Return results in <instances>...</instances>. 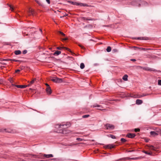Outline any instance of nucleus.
Wrapping results in <instances>:
<instances>
[{
  "label": "nucleus",
  "mask_w": 161,
  "mask_h": 161,
  "mask_svg": "<svg viewBox=\"0 0 161 161\" xmlns=\"http://www.w3.org/2000/svg\"><path fill=\"white\" fill-rule=\"evenodd\" d=\"M111 47L110 46H108L107 47L106 50L107 52H109L111 51Z\"/></svg>",
  "instance_id": "nucleus-27"
},
{
  "label": "nucleus",
  "mask_w": 161,
  "mask_h": 161,
  "mask_svg": "<svg viewBox=\"0 0 161 161\" xmlns=\"http://www.w3.org/2000/svg\"><path fill=\"white\" fill-rule=\"evenodd\" d=\"M130 60H131V61H134V62L136 61V60L135 59H131Z\"/></svg>",
  "instance_id": "nucleus-46"
},
{
  "label": "nucleus",
  "mask_w": 161,
  "mask_h": 161,
  "mask_svg": "<svg viewBox=\"0 0 161 161\" xmlns=\"http://www.w3.org/2000/svg\"><path fill=\"white\" fill-rule=\"evenodd\" d=\"M27 53V51L26 50H24L23 52V53L24 54H25L26 53Z\"/></svg>",
  "instance_id": "nucleus-43"
},
{
  "label": "nucleus",
  "mask_w": 161,
  "mask_h": 161,
  "mask_svg": "<svg viewBox=\"0 0 161 161\" xmlns=\"http://www.w3.org/2000/svg\"><path fill=\"white\" fill-rule=\"evenodd\" d=\"M93 107H101L102 108V107H101V106L99 105L98 104H95L93 106Z\"/></svg>",
  "instance_id": "nucleus-30"
},
{
  "label": "nucleus",
  "mask_w": 161,
  "mask_h": 161,
  "mask_svg": "<svg viewBox=\"0 0 161 161\" xmlns=\"http://www.w3.org/2000/svg\"><path fill=\"white\" fill-rule=\"evenodd\" d=\"M40 31H41V32H42V30L41 29H40Z\"/></svg>",
  "instance_id": "nucleus-57"
},
{
  "label": "nucleus",
  "mask_w": 161,
  "mask_h": 161,
  "mask_svg": "<svg viewBox=\"0 0 161 161\" xmlns=\"http://www.w3.org/2000/svg\"><path fill=\"white\" fill-rule=\"evenodd\" d=\"M35 1L38 4H39V5L40 6H43V4L41 3V2H40L38 1V0H35Z\"/></svg>",
  "instance_id": "nucleus-25"
},
{
  "label": "nucleus",
  "mask_w": 161,
  "mask_h": 161,
  "mask_svg": "<svg viewBox=\"0 0 161 161\" xmlns=\"http://www.w3.org/2000/svg\"><path fill=\"white\" fill-rule=\"evenodd\" d=\"M89 116V115L88 114H86L82 116V118H86L88 117Z\"/></svg>",
  "instance_id": "nucleus-31"
},
{
  "label": "nucleus",
  "mask_w": 161,
  "mask_h": 161,
  "mask_svg": "<svg viewBox=\"0 0 161 161\" xmlns=\"http://www.w3.org/2000/svg\"><path fill=\"white\" fill-rule=\"evenodd\" d=\"M0 132H11V131L9 130L8 129H3L0 130Z\"/></svg>",
  "instance_id": "nucleus-18"
},
{
  "label": "nucleus",
  "mask_w": 161,
  "mask_h": 161,
  "mask_svg": "<svg viewBox=\"0 0 161 161\" xmlns=\"http://www.w3.org/2000/svg\"><path fill=\"white\" fill-rule=\"evenodd\" d=\"M110 137H111L112 139H115L116 138V137L114 136L113 135H112V134L110 135Z\"/></svg>",
  "instance_id": "nucleus-32"
},
{
  "label": "nucleus",
  "mask_w": 161,
  "mask_h": 161,
  "mask_svg": "<svg viewBox=\"0 0 161 161\" xmlns=\"http://www.w3.org/2000/svg\"><path fill=\"white\" fill-rule=\"evenodd\" d=\"M128 77V76L127 75H125L123 77V79L124 80L126 81L127 80Z\"/></svg>",
  "instance_id": "nucleus-24"
},
{
  "label": "nucleus",
  "mask_w": 161,
  "mask_h": 161,
  "mask_svg": "<svg viewBox=\"0 0 161 161\" xmlns=\"http://www.w3.org/2000/svg\"><path fill=\"white\" fill-rule=\"evenodd\" d=\"M78 46L82 49H85L84 47L80 44H79Z\"/></svg>",
  "instance_id": "nucleus-34"
},
{
  "label": "nucleus",
  "mask_w": 161,
  "mask_h": 161,
  "mask_svg": "<svg viewBox=\"0 0 161 161\" xmlns=\"http://www.w3.org/2000/svg\"><path fill=\"white\" fill-rule=\"evenodd\" d=\"M146 141L147 142H148V140H146Z\"/></svg>",
  "instance_id": "nucleus-56"
},
{
  "label": "nucleus",
  "mask_w": 161,
  "mask_h": 161,
  "mask_svg": "<svg viewBox=\"0 0 161 161\" xmlns=\"http://www.w3.org/2000/svg\"><path fill=\"white\" fill-rule=\"evenodd\" d=\"M63 17V16H61V17H60V18H62V17Z\"/></svg>",
  "instance_id": "nucleus-59"
},
{
  "label": "nucleus",
  "mask_w": 161,
  "mask_h": 161,
  "mask_svg": "<svg viewBox=\"0 0 161 161\" xmlns=\"http://www.w3.org/2000/svg\"><path fill=\"white\" fill-rule=\"evenodd\" d=\"M51 80L52 81L57 83H61L63 82L62 79L58 78L56 77H52L51 78Z\"/></svg>",
  "instance_id": "nucleus-2"
},
{
  "label": "nucleus",
  "mask_w": 161,
  "mask_h": 161,
  "mask_svg": "<svg viewBox=\"0 0 161 161\" xmlns=\"http://www.w3.org/2000/svg\"><path fill=\"white\" fill-rule=\"evenodd\" d=\"M138 67H139V68H142V69H143V67H142L141 66H138Z\"/></svg>",
  "instance_id": "nucleus-49"
},
{
  "label": "nucleus",
  "mask_w": 161,
  "mask_h": 161,
  "mask_svg": "<svg viewBox=\"0 0 161 161\" xmlns=\"http://www.w3.org/2000/svg\"><path fill=\"white\" fill-rule=\"evenodd\" d=\"M9 7H10V8L11 10V11H13L14 8L12 7V6L11 5H9Z\"/></svg>",
  "instance_id": "nucleus-37"
},
{
  "label": "nucleus",
  "mask_w": 161,
  "mask_h": 161,
  "mask_svg": "<svg viewBox=\"0 0 161 161\" xmlns=\"http://www.w3.org/2000/svg\"><path fill=\"white\" fill-rule=\"evenodd\" d=\"M43 156L46 158H50L53 157V155L52 154L43 155Z\"/></svg>",
  "instance_id": "nucleus-13"
},
{
  "label": "nucleus",
  "mask_w": 161,
  "mask_h": 161,
  "mask_svg": "<svg viewBox=\"0 0 161 161\" xmlns=\"http://www.w3.org/2000/svg\"><path fill=\"white\" fill-rule=\"evenodd\" d=\"M143 152L145 153V154H147L148 155H152V153L151 152H148L147 151H143Z\"/></svg>",
  "instance_id": "nucleus-26"
},
{
  "label": "nucleus",
  "mask_w": 161,
  "mask_h": 161,
  "mask_svg": "<svg viewBox=\"0 0 161 161\" xmlns=\"http://www.w3.org/2000/svg\"><path fill=\"white\" fill-rule=\"evenodd\" d=\"M79 5L84 7H90L91 6L88 5L86 3H79Z\"/></svg>",
  "instance_id": "nucleus-19"
},
{
  "label": "nucleus",
  "mask_w": 161,
  "mask_h": 161,
  "mask_svg": "<svg viewBox=\"0 0 161 161\" xmlns=\"http://www.w3.org/2000/svg\"><path fill=\"white\" fill-rule=\"evenodd\" d=\"M133 97L135 98H139L142 97V95L137 94H136V95H134Z\"/></svg>",
  "instance_id": "nucleus-21"
},
{
  "label": "nucleus",
  "mask_w": 161,
  "mask_h": 161,
  "mask_svg": "<svg viewBox=\"0 0 161 161\" xmlns=\"http://www.w3.org/2000/svg\"><path fill=\"white\" fill-rule=\"evenodd\" d=\"M142 101L140 99H137L136 101V104L138 105L141 104L142 103Z\"/></svg>",
  "instance_id": "nucleus-20"
},
{
  "label": "nucleus",
  "mask_w": 161,
  "mask_h": 161,
  "mask_svg": "<svg viewBox=\"0 0 161 161\" xmlns=\"http://www.w3.org/2000/svg\"><path fill=\"white\" fill-rule=\"evenodd\" d=\"M15 86L18 88H25L26 87L28 86H27V85H17Z\"/></svg>",
  "instance_id": "nucleus-12"
},
{
  "label": "nucleus",
  "mask_w": 161,
  "mask_h": 161,
  "mask_svg": "<svg viewBox=\"0 0 161 161\" xmlns=\"http://www.w3.org/2000/svg\"><path fill=\"white\" fill-rule=\"evenodd\" d=\"M142 95V97L146 96L147 95V94H145V95L143 94V95Z\"/></svg>",
  "instance_id": "nucleus-50"
},
{
  "label": "nucleus",
  "mask_w": 161,
  "mask_h": 161,
  "mask_svg": "<svg viewBox=\"0 0 161 161\" xmlns=\"http://www.w3.org/2000/svg\"><path fill=\"white\" fill-rule=\"evenodd\" d=\"M52 159V160H55V158H53Z\"/></svg>",
  "instance_id": "nucleus-60"
},
{
  "label": "nucleus",
  "mask_w": 161,
  "mask_h": 161,
  "mask_svg": "<svg viewBox=\"0 0 161 161\" xmlns=\"http://www.w3.org/2000/svg\"><path fill=\"white\" fill-rule=\"evenodd\" d=\"M12 85L13 86H16L17 85H14L13 84H12Z\"/></svg>",
  "instance_id": "nucleus-52"
},
{
  "label": "nucleus",
  "mask_w": 161,
  "mask_h": 161,
  "mask_svg": "<svg viewBox=\"0 0 161 161\" xmlns=\"http://www.w3.org/2000/svg\"><path fill=\"white\" fill-rule=\"evenodd\" d=\"M134 47V48H137V47Z\"/></svg>",
  "instance_id": "nucleus-58"
},
{
  "label": "nucleus",
  "mask_w": 161,
  "mask_h": 161,
  "mask_svg": "<svg viewBox=\"0 0 161 161\" xmlns=\"http://www.w3.org/2000/svg\"><path fill=\"white\" fill-rule=\"evenodd\" d=\"M139 48L141 49L142 50H148L150 49H146V48Z\"/></svg>",
  "instance_id": "nucleus-38"
},
{
  "label": "nucleus",
  "mask_w": 161,
  "mask_h": 161,
  "mask_svg": "<svg viewBox=\"0 0 161 161\" xmlns=\"http://www.w3.org/2000/svg\"><path fill=\"white\" fill-rule=\"evenodd\" d=\"M99 109V110H105V109Z\"/></svg>",
  "instance_id": "nucleus-54"
},
{
  "label": "nucleus",
  "mask_w": 161,
  "mask_h": 161,
  "mask_svg": "<svg viewBox=\"0 0 161 161\" xmlns=\"http://www.w3.org/2000/svg\"><path fill=\"white\" fill-rule=\"evenodd\" d=\"M68 39V38H63L62 39L63 41H65L67 40Z\"/></svg>",
  "instance_id": "nucleus-45"
},
{
  "label": "nucleus",
  "mask_w": 161,
  "mask_h": 161,
  "mask_svg": "<svg viewBox=\"0 0 161 161\" xmlns=\"http://www.w3.org/2000/svg\"><path fill=\"white\" fill-rule=\"evenodd\" d=\"M134 130L135 132H139L140 130V129L139 128H136L134 129Z\"/></svg>",
  "instance_id": "nucleus-35"
},
{
  "label": "nucleus",
  "mask_w": 161,
  "mask_h": 161,
  "mask_svg": "<svg viewBox=\"0 0 161 161\" xmlns=\"http://www.w3.org/2000/svg\"><path fill=\"white\" fill-rule=\"evenodd\" d=\"M20 71V70L19 69H17V70H16L15 72L17 73V72H19Z\"/></svg>",
  "instance_id": "nucleus-47"
},
{
  "label": "nucleus",
  "mask_w": 161,
  "mask_h": 161,
  "mask_svg": "<svg viewBox=\"0 0 161 161\" xmlns=\"http://www.w3.org/2000/svg\"><path fill=\"white\" fill-rule=\"evenodd\" d=\"M61 52L60 51H56L53 53V55H58L61 54Z\"/></svg>",
  "instance_id": "nucleus-22"
},
{
  "label": "nucleus",
  "mask_w": 161,
  "mask_h": 161,
  "mask_svg": "<svg viewBox=\"0 0 161 161\" xmlns=\"http://www.w3.org/2000/svg\"><path fill=\"white\" fill-rule=\"evenodd\" d=\"M58 32L60 34H61L63 36H65V34H64L63 32L60 31H58Z\"/></svg>",
  "instance_id": "nucleus-33"
},
{
  "label": "nucleus",
  "mask_w": 161,
  "mask_h": 161,
  "mask_svg": "<svg viewBox=\"0 0 161 161\" xmlns=\"http://www.w3.org/2000/svg\"><path fill=\"white\" fill-rule=\"evenodd\" d=\"M138 159L137 158H130L129 157H126L123 158V159L124 160H129L130 159L132 160H135Z\"/></svg>",
  "instance_id": "nucleus-14"
},
{
  "label": "nucleus",
  "mask_w": 161,
  "mask_h": 161,
  "mask_svg": "<svg viewBox=\"0 0 161 161\" xmlns=\"http://www.w3.org/2000/svg\"><path fill=\"white\" fill-rule=\"evenodd\" d=\"M46 1L48 4H50V0H46Z\"/></svg>",
  "instance_id": "nucleus-44"
},
{
  "label": "nucleus",
  "mask_w": 161,
  "mask_h": 161,
  "mask_svg": "<svg viewBox=\"0 0 161 161\" xmlns=\"http://www.w3.org/2000/svg\"><path fill=\"white\" fill-rule=\"evenodd\" d=\"M83 19H86V20H92V19H86V18L85 17H83Z\"/></svg>",
  "instance_id": "nucleus-42"
},
{
  "label": "nucleus",
  "mask_w": 161,
  "mask_h": 161,
  "mask_svg": "<svg viewBox=\"0 0 161 161\" xmlns=\"http://www.w3.org/2000/svg\"><path fill=\"white\" fill-rule=\"evenodd\" d=\"M147 146L148 147V149L149 150H155V148L152 145H147Z\"/></svg>",
  "instance_id": "nucleus-16"
},
{
  "label": "nucleus",
  "mask_w": 161,
  "mask_h": 161,
  "mask_svg": "<svg viewBox=\"0 0 161 161\" xmlns=\"http://www.w3.org/2000/svg\"><path fill=\"white\" fill-rule=\"evenodd\" d=\"M85 67V65L83 63H81L80 64V68L83 69Z\"/></svg>",
  "instance_id": "nucleus-29"
},
{
  "label": "nucleus",
  "mask_w": 161,
  "mask_h": 161,
  "mask_svg": "<svg viewBox=\"0 0 161 161\" xmlns=\"http://www.w3.org/2000/svg\"><path fill=\"white\" fill-rule=\"evenodd\" d=\"M158 84L159 85H161V80H158Z\"/></svg>",
  "instance_id": "nucleus-39"
},
{
  "label": "nucleus",
  "mask_w": 161,
  "mask_h": 161,
  "mask_svg": "<svg viewBox=\"0 0 161 161\" xmlns=\"http://www.w3.org/2000/svg\"><path fill=\"white\" fill-rule=\"evenodd\" d=\"M115 146V145H114L113 144H109L105 146L104 147V148H105V149L108 148V149H111L112 148H114Z\"/></svg>",
  "instance_id": "nucleus-5"
},
{
  "label": "nucleus",
  "mask_w": 161,
  "mask_h": 161,
  "mask_svg": "<svg viewBox=\"0 0 161 161\" xmlns=\"http://www.w3.org/2000/svg\"><path fill=\"white\" fill-rule=\"evenodd\" d=\"M76 140L77 141H82L83 140L82 139L80 138H76Z\"/></svg>",
  "instance_id": "nucleus-41"
},
{
  "label": "nucleus",
  "mask_w": 161,
  "mask_h": 161,
  "mask_svg": "<svg viewBox=\"0 0 161 161\" xmlns=\"http://www.w3.org/2000/svg\"><path fill=\"white\" fill-rule=\"evenodd\" d=\"M69 123L66 124H57L55 125V127L58 129V132L63 134H66L70 132V131L68 130L67 128L70 126Z\"/></svg>",
  "instance_id": "nucleus-1"
},
{
  "label": "nucleus",
  "mask_w": 161,
  "mask_h": 161,
  "mask_svg": "<svg viewBox=\"0 0 161 161\" xmlns=\"http://www.w3.org/2000/svg\"><path fill=\"white\" fill-rule=\"evenodd\" d=\"M136 135L135 134L131 133H130L127 135L128 137L131 138H133Z\"/></svg>",
  "instance_id": "nucleus-9"
},
{
  "label": "nucleus",
  "mask_w": 161,
  "mask_h": 161,
  "mask_svg": "<svg viewBox=\"0 0 161 161\" xmlns=\"http://www.w3.org/2000/svg\"><path fill=\"white\" fill-rule=\"evenodd\" d=\"M2 61H13L14 62H19L20 61L19 60H16V59H3L2 60Z\"/></svg>",
  "instance_id": "nucleus-15"
},
{
  "label": "nucleus",
  "mask_w": 161,
  "mask_h": 161,
  "mask_svg": "<svg viewBox=\"0 0 161 161\" xmlns=\"http://www.w3.org/2000/svg\"><path fill=\"white\" fill-rule=\"evenodd\" d=\"M68 2L73 5H79V3H77L75 2H73L70 1H68Z\"/></svg>",
  "instance_id": "nucleus-17"
},
{
  "label": "nucleus",
  "mask_w": 161,
  "mask_h": 161,
  "mask_svg": "<svg viewBox=\"0 0 161 161\" xmlns=\"http://www.w3.org/2000/svg\"><path fill=\"white\" fill-rule=\"evenodd\" d=\"M143 69L148 71H155V69L149 68L147 67H144L143 68Z\"/></svg>",
  "instance_id": "nucleus-11"
},
{
  "label": "nucleus",
  "mask_w": 161,
  "mask_h": 161,
  "mask_svg": "<svg viewBox=\"0 0 161 161\" xmlns=\"http://www.w3.org/2000/svg\"><path fill=\"white\" fill-rule=\"evenodd\" d=\"M121 141L122 142H125L126 141V140L124 138H121Z\"/></svg>",
  "instance_id": "nucleus-36"
},
{
  "label": "nucleus",
  "mask_w": 161,
  "mask_h": 161,
  "mask_svg": "<svg viewBox=\"0 0 161 161\" xmlns=\"http://www.w3.org/2000/svg\"><path fill=\"white\" fill-rule=\"evenodd\" d=\"M29 13L30 14H33V10L30 8L29 9L28 11Z\"/></svg>",
  "instance_id": "nucleus-28"
},
{
  "label": "nucleus",
  "mask_w": 161,
  "mask_h": 161,
  "mask_svg": "<svg viewBox=\"0 0 161 161\" xmlns=\"http://www.w3.org/2000/svg\"><path fill=\"white\" fill-rule=\"evenodd\" d=\"M15 54L17 55L21 53V52L20 50L15 51L14 52Z\"/></svg>",
  "instance_id": "nucleus-23"
},
{
  "label": "nucleus",
  "mask_w": 161,
  "mask_h": 161,
  "mask_svg": "<svg viewBox=\"0 0 161 161\" xmlns=\"http://www.w3.org/2000/svg\"><path fill=\"white\" fill-rule=\"evenodd\" d=\"M8 80L11 83H12L13 82V80L12 78L9 79Z\"/></svg>",
  "instance_id": "nucleus-40"
},
{
  "label": "nucleus",
  "mask_w": 161,
  "mask_h": 161,
  "mask_svg": "<svg viewBox=\"0 0 161 161\" xmlns=\"http://www.w3.org/2000/svg\"><path fill=\"white\" fill-rule=\"evenodd\" d=\"M36 80V79L35 78L33 79L30 82L28 81V82L29 83V84L27 85L28 86H30L31 85L34 84Z\"/></svg>",
  "instance_id": "nucleus-10"
},
{
  "label": "nucleus",
  "mask_w": 161,
  "mask_h": 161,
  "mask_svg": "<svg viewBox=\"0 0 161 161\" xmlns=\"http://www.w3.org/2000/svg\"><path fill=\"white\" fill-rule=\"evenodd\" d=\"M46 90L48 95H50L52 93V90L50 86H48V88H46Z\"/></svg>",
  "instance_id": "nucleus-6"
},
{
  "label": "nucleus",
  "mask_w": 161,
  "mask_h": 161,
  "mask_svg": "<svg viewBox=\"0 0 161 161\" xmlns=\"http://www.w3.org/2000/svg\"><path fill=\"white\" fill-rule=\"evenodd\" d=\"M134 151V150H130V151H128V152H132Z\"/></svg>",
  "instance_id": "nucleus-51"
},
{
  "label": "nucleus",
  "mask_w": 161,
  "mask_h": 161,
  "mask_svg": "<svg viewBox=\"0 0 161 161\" xmlns=\"http://www.w3.org/2000/svg\"><path fill=\"white\" fill-rule=\"evenodd\" d=\"M135 39H138V40H147L148 39V38L147 37H138V38H134Z\"/></svg>",
  "instance_id": "nucleus-7"
},
{
  "label": "nucleus",
  "mask_w": 161,
  "mask_h": 161,
  "mask_svg": "<svg viewBox=\"0 0 161 161\" xmlns=\"http://www.w3.org/2000/svg\"><path fill=\"white\" fill-rule=\"evenodd\" d=\"M45 85L47 86V88H48V86H49L47 84H46Z\"/></svg>",
  "instance_id": "nucleus-48"
},
{
  "label": "nucleus",
  "mask_w": 161,
  "mask_h": 161,
  "mask_svg": "<svg viewBox=\"0 0 161 161\" xmlns=\"http://www.w3.org/2000/svg\"><path fill=\"white\" fill-rule=\"evenodd\" d=\"M156 130V131H151L150 132V134L153 136H155L158 135V133L161 134V130L158 128Z\"/></svg>",
  "instance_id": "nucleus-3"
},
{
  "label": "nucleus",
  "mask_w": 161,
  "mask_h": 161,
  "mask_svg": "<svg viewBox=\"0 0 161 161\" xmlns=\"http://www.w3.org/2000/svg\"><path fill=\"white\" fill-rule=\"evenodd\" d=\"M68 15L67 14H65V15H64V16H63V17H65V16H68Z\"/></svg>",
  "instance_id": "nucleus-55"
},
{
  "label": "nucleus",
  "mask_w": 161,
  "mask_h": 161,
  "mask_svg": "<svg viewBox=\"0 0 161 161\" xmlns=\"http://www.w3.org/2000/svg\"><path fill=\"white\" fill-rule=\"evenodd\" d=\"M1 64H6L2 62L1 63Z\"/></svg>",
  "instance_id": "nucleus-53"
},
{
  "label": "nucleus",
  "mask_w": 161,
  "mask_h": 161,
  "mask_svg": "<svg viewBox=\"0 0 161 161\" xmlns=\"http://www.w3.org/2000/svg\"><path fill=\"white\" fill-rule=\"evenodd\" d=\"M57 49H58V50H61L62 49H66V50H67L69 51L70 52H71V53L72 52L70 50V49H69L68 48L65 47H57Z\"/></svg>",
  "instance_id": "nucleus-8"
},
{
  "label": "nucleus",
  "mask_w": 161,
  "mask_h": 161,
  "mask_svg": "<svg viewBox=\"0 0 161 161\" xmlns=\"http://www.w3.org/2000/svg\"><path fill=\"white\" fill-rule=\"evenodd\" d=\"M105 126L107 129L113 130L114 128V125L108 124H106Z\"/></svg>",
  "instance_id": "nucleus-4"
}]
</instances>
